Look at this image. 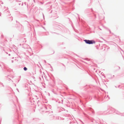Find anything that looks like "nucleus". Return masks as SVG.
Listing matches in <instances>:
<instances>
[{
    "label": "nucleus",
    "instance_id": "nucleus-1",
    "mask_svg": "<svg viewBox=\"0 0 124 124\" xmlns=\"http://www.w3.org/2000/svg\"><path fill=\"white\" fill-rule=\"evenodd\" d=\"M84 41L86 43L88 44H92L95 43V42L93 40H89L85 39L84 40Z\"/></svg>",
    "mask_w": 124,
    "mask_h": 124
},
{
    "label": "nucleus",
    "instance_id": "nucleus-2",
    "mask_svg": "<svg viewBox=\"0 0 124 124\" xmlns=\"http://www.w3.org/2000/svg\"><path fill=\"white\" fill-rule=\"evenodd\" d=\"M24 70L26 71L27 70V68L26 67H24L23 68Z\"/></svg>",
    "mask_w": 124,
    "mask_h": 124
}]
</instances>
